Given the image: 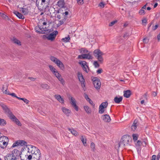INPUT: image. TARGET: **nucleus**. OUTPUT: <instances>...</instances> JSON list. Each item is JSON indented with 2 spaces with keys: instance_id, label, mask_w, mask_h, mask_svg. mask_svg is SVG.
I'll use <instances>...</instances> for the list:
<instances>
[{
  "instance_id": "ddd939ff",
  "label": "nucleus",
  "mask_w": 160,
  "mask_h": 160,
  "mask_svg": "<svg viewBox=\"0 0 160 160\" xmlns=\"http://www.w3.org/2000/svg\"><path fill=\"white\" fill-rule=\"evenodd\" d=\"M35 29L36 32L39 33V34L45 33L44 32L47 30V29L44 28L43 27L42 28L41 26L40 27H36L35 28Z\"/></svg>"
},
{
  "instance_id": "a878e982",
  "label": "nucleus",
  "mask_w": 160,
  "mask_h": 160,
  "mask_svg": "<svg viewBox=\"0 0 160 160\" xmlns=\"http://www.w3.org/2000/svg\"><path fill=\"white\" fill-rule=\"evenodd\" d=\"M122 100V96L118 98L117 97H116L114 98V101L115 103H120Z\"/></svg>"
},
{
  "instance_id": "1a4fd4ad",
  "label": "nucleus",
  "mask_w": 160,
  "mask_h": 160,
  "mask_svg": "<svg viewBox=\"0 0 160 160\" xmlns=\"http://www.w3.org/2000/svg\"><path fill=\"white\" fill-rule=\"evenodd\" d=\"M90 52H89L87 54H83L79 55L78 56V59H92L93 57L90 54Z\"/></svg>"
},
{
  "instance_id": "bb28decb",
  "label": "nucleus",
  "mask_w": 160,
  "mask_h": 160,
  "mask_svg": "<svg viewBox=\"0 0 160 160\" xmlns=\"http://www.w3.org/2000/svg\"><path fill=\"white\" fill-rule=\"evenodd\" d=\"M65 3L63 1L59 0L57 2V5L60 8L64 7Z\"/></svg>"
},
{
  "instance_id": "f704fd0d",
  "label": "nucleus",
  "mask_w": 160,
  "mask_h": 160,
  "mask_svg": "<svg viewBox=\"0 0 160 160\" xmlns=\"http://www.w3.org/2000/svg\"><path fill=\"white\" fill-rule=\"evenodd\" d=\"M80 52L82 53H88L89 52L85 48H82L81 49L80 51Z\"/></svg>"
},
{
  "instance_id": "412c9836",
  "label": "nucleus",
  "mask_w": 160,
  "mask_h": 160,
  "mask_svg": "<svg viewBox=\"0 0 160 160\" xmlns=\"http://www.w3.org/2000/svg\"><path fill=\"white\" fill-rule=\"evenodd\" d=\"M28 150H31V152L32 153V152H33L34 151L37 150L38 149L36 147L33 146L32 145H28Z\"/></svg>"
},
{
  "instance_id": "ea45409f",
  "label": "nucleus",
  "mask_w": 160,
  "mask_h": 160,
  "mask_svg": "<svg viewBox=\"0 0 160 160\" xmlns=\"http://www.w3.org/2000/svg\"><path fill=\"white\" fill-rule=\"evenodd\" d=\"M70 38L69 37V36H68V37H66L64 38H62V40L63 42H69V41L70 40Z\"/></svg>"
},
{
  "instance_id": "72a5a7b5",
  "label": "nucleus",
  "mask_w": 160,
  "mask_h": 160,
  "mask_svg": "<svg viewBox=\"0 0 160 160\" xmlns=\"http://www.w3.org/2000/svg\"><path fill=\"white\" fill-rule=\"evenodd\" d=\"M21 11L25 15L28 14V10L26 8H22L21 9Z\"/></svg>"
},
{
  "instance_id": "473e14b6",
  "label": "nucleus",
  "mask_w": 160,
  "mask_h": 160,
  "mask_svg": "<svg viewBox=\"0 0 160 160\" xmlns=\"http://www.w3.org/2000/svg\"><path fill=\"white\" fill-rule=\"evenodd\" d=\"M13 42L14 43L18 45H21V42L20 41L16 38H14L13 40Z\"/></svg>"
},
{
  "instance_id": "69168bd1",
  "label": "nucleus",
  "mask_w": 160,
  "mask_h": 160,
  "mask_svg": "<svg viewBox=\"0 0 160 160\" xmlns=\"http://www.w3.org/2000/svg\"><path fill=\"white\" fill-rule=\"evenodd\" d=\"M2 92H3V93H4L5 94L9 95V94L10 93L8 91L7 89L5 90V91H3Z\"/></svg>"
},
{
  "instance_id": "4d7b16f0",
  "label": "nucleus",
  "mask_w": 160,
  "mask_h": 160,
  "mask_svg": "<svg viewBox=\"0 0 160 160\" xmlns=\"http://www.w3.org/2000/svg\"><path fill=\"white\" fill-rule=\"evenodd\" d=\"M91 148L93 149V151H94V149H95V144L94 143L92 142L91 143Z\"/></svg>"
},
{
  "instance_id": "0eeeda50",
  "label": "nucleus",
  "mask_w": 160,
  "mask_h": 160,
  "mask_svg": "<svg viewBox=\"0 0 160 160\" xmlns=\"http://www.w3.org/2000/svg\"><path fill=\"white\" fill-rule=\"evenodd\" d=\"M78 64L81 66L84 71L87 73L88 72L89 68L87 62L85 61H81L78 62Z\"/></svg>"
},
{
  "instance_id": "c9c22d12",
  "label": "nucleus",
  "mask_w": 160,
  "mask_h": 160,
  "mask_svg": "<svg viewBox=\"0 0 160 160\" xmlns=\"http://www.w3.org/2000/svg\"><path fill=\"white\" fill-rule=\"evenodd\" d=\"M138 136V135L137 134H132V137L134 142H136L137 140Z\"/></svg>"
},
{
  "instance_id": "6e6d98bb",
  "label": "nucleus",
  "mask_w": 160,
  "mask_h": 160,
  "mask_svg": "<svg viewBox=\"0 0 160 160\" xmlns=\"http://www.w3.org/2000/svg\"><path fill=\"white\" fill-rule=\"evenodd\" d=\"M37 153L39 154L41 153L40 152V151L39 149H37V150H36V151H34V152H33L32 153V154H36Z\"/></svg>"
},
{
  "instance_id": "f257e3e1",
  "label": "nucleus",
  "mask_w": 160,
  "mask_h": 160,
  "mask_svg": "<svg viewBox=\"0 0 160 160\" xmlns=\"http://www.w3.org/2000/svg\"><path fill=\"white\" fill-rule=\"evenodd\" d=\"M0 105L4 111V113L9 118V119L18 126H21L22 124L20 122L13 114L8 106L3 103H1Z\"/></svg>"
},
{
  "instance_id": "c85d7f7f",
  "label": "nucleus",
  "mask_w": 160,
  "mask_h": 160,
  "mask_svg": "<svg viewBox=\"0 0 160 160\" xmlns=\"http://www.w3.org/2000/svg\"><path fill=\"white\" fill-rule=\"evenodd\" d=\"M84 108L85 111L88 114H90L91 112V109L88 106H84Z\"/></svg>"
},
{
  "instance_id": "39448f33",
  "label": "nucleus",
  "mask_w": 160,
  "mask_h": 160,
  "mask_svg": "<svg viewBox=\"0 0 160 160\" xmlns=\"http://www.w3.org/2000/svg\"><path fill=\"white\" fill-rule=\"evenodd\" d=\"M92 80L94 87L97 90H99L101 87V83L100 80L97 77H93L92 78Z\"/></svg>"
},
{
  "instance_id": "dca6fc26",
  "label": "nucleus",
  "mask_w": 160,
  "mask_h": 160,
  "mask_svg": "<svg viewBox=\"0 0 160 160\" xmlns=\"http://www.w3.org/2000/svg\"><path fill=\"white\" fill-rule=\"evenodd\" d=\"M4 158L5 160H17L11 154H8Z\"/></svg>"
},
{
  "instance_id": "4be33fe9",
  "label": "nucleus",
  "mask_w": 160,
  "mask_h": 160,
  "mask_svg": "<svg viewBox=\"0 0 160 160\" xmlns=\"http://www.w3.org/2000/svg\"><path fill=\"white\" fill-rule=\"evenodd\" d=\"M14 13L19 19H23L24 17L20 13L17 11H14Z\"/></svg>"
},
{
  "instance_id": "13d9d810",
  "label": "nucleus",
  "mask_w": 160,
  "mask_h": 160,
  "mask_svg": "<svg viewBox=\"0 0 160 160\" xmlns=\"http://www.w3.org/2000/svg\"><path fill=\"white\" fill-rule=\"evenodd\" d=\"M85 82H81V85L82 87L83 88V90L84 91H85L86 89L84 88L85 87Z\"/></svg>"
},
{
  "instance_id": "423d86ee",
  "label": "nucleus",
  "mask_w": 160,
  "mask_h": 160,
  "mask_svg": "<svg viewBox=\"0 0 160 160\" xmlns=\"http://www.w3.org/2000/svg\"><path fill=\"white\" fill-rule=\"evenodd\" d=\"M58 33V32L57 31H55L50 34L48 36H47V35H43L42 37L44 39L47 38L49 40L53 41L55 39Z\"/></svg>"
},
{
  "instance_id": "9d476101",
  "label": "nucleus",
  "mask_w": 160,
  "mask_h": 160,
  "mask_svg": "<svg viewBox=\"0 0 160 160\" xmlns=\"http://www.w3.org/2000/svg\"><path fill=\"white\" fill-rule=\"evenodd\" d=\"M108 105V103L107 102L102 103L99 107V113L100 114L103 113L105 111L104 108H106Z\"/></svg>"
},
{
  "instance_id": "9b49d317",
  "label": "nucleus",
  "mask_w": 160,
  "mask_h": 160,
  "mask_svg": "<svg viewBox=\"0 0 160 160\" xmlns=\"http://www.w3.org/2000/svg\"><path fill=\"white\" fill-rule=\"evenodd\" d=\"M69 100H70V103L76 111L78 110V107L76 105V101L75 98L71 96L68 97Z\"/></svg>"
},
{
  "instance_id": "e2e57ef3",
  "label": "nucleus",
  "mask_w": 160,
  "mask_h": 160,
  "mask_svg": "<svg viewBox=\"0 0 160 160\" xmlns=\"http://www.w3.org/2000/svg\"><path fill=\"white\" fill-rule=\"evenodd\" d=\"M128 36L129 34L127 32H126L124 35L123 37L125 39H126V38H127L128 37Z\"/></svg>"
},
{
  "instance_id": "aec40b11",
  "label": "nucleus",
  "mask_w": 160,
  "mask_h": 160,
  "mask_svg": "<svg viewBox=\"0 0 160 160\" xmlns=\"http://www.w3.org/2000/svg\"><path fill=\"white\" fill-rule=\"evenodd\" d=\"M56 64L61 70H63L64 69V65L60 60L57 61Z\"/></svg>"
},
{
  "instance_id": "774afa93",
  "label": "nucleus",
  "mask_w": 160,
  "mask_h": 160,
  "mask_svg": "<svg viewBox=\"0 0 160 160\" xmlns=\"http://www.w3.org/2000/svg\"><path fill=\"white\" fill-rule=\"evenodd\" d=\"M160 158V153H159L157 157V158H156L157 160H159Z\"/></svg>"
},
{
  "instance_id": "2eb2a0df",
  "label": "nucleus",
  "mask_w": 160,
  "mask_h": 160,
  "mask_svg": "<svg viewBox=\"0 0 160 160\" xmlns=\"http://www.w3.org/2000/svg\"><path fill=\"white\" fill-rule=\"evenodd\" d=\"M54 97L61 103H64V100L60 95L56 94L54 95Z\"/></svg>"
},
{
  "instance_id": "7c9ffc66",
  "label": "nucleus",
  "mask_w": 160,
  "mask_h": 160,
  "mask_svg": "<svg viewBox=\"0 0 160 160\" xmlns=\"http://www.w3.org/2000/svg\"><path fill=\"white\" fill-rule=\"evenodd\" d=\"M81 141L82 142L83 144L84 145V146H86V141L87 139L85 137H84L83 136H81Z\"/></svg>"
},
{
  "instance_id": "e433bc0d",
  "label": "nucleus",
  "mask_w": 160,
  "mask_h": 160,
  "mask_svg": "<svg viewBox=\"0 0 160 160\" xmlns=\"http://www.w3.org/2000/svg\"><path fill=\"white\" fill-rule=\"evenodd\" d=\"M49 67L53 73H55L57 71L56 69L53 67L52 65H50L49 66Z\"/></svg>"
},
{
  "instance_id": "a211bd4d",
  "label": "nucleus",
  "mask_w": 160,
  "mask_h": 160,
  "mask_svg": "<svg viewBox=\"0 0 160 160\" xmlns=\"http://www.w3.org/2000/svg\"><path fill=\"white\" fill-rule=\"evenodd\" d=\"M78 77L79 81L80 82H85L84 77L82 73L80 72H78Z\"/></svg>"
},
{
  "instance_id": "cd10ccee",
  "label": "nucleus",
  "mask_w": 160,
  "mask_h": 160,
  "mask_svg": "<svg viewBox=\"0 0 160 160\" xmlns=\"http://www.w3.org/2000/svg\"><path fill=\"white\" fill-rule=\"evenodd\" d=\"M7 144V142L5 141H2L0 142V147L2 148H6Z\"/></svg>"
},
{
  "instance_id": "58836bf2",
  "label": "nucleus",
  "mask_w": 160,
  "mask_h": 160,
  "mask_svg": "<svg viewBox=\"0 0 160 160\" xmlns=\"http://www.w3.org/2000/svg\"><path fill=\"white\" fill-rule=\"evenodd\" d=\"M19 146V140L17 141L13 144L12 147L14 148L16 146Z\"/></svg>"
},
{
  "instance_id": "864d4df0",
  "label": "nucleus",
  "mask_w": 160,
  "mask_h": 160,
  "mask_svg": "<svg viewBox=\"0 0 160 160\" xmlns=\"http://www.w3.org/2000/svg\"><path fill=\"white\" fill-rule=\"evenodd\" d=\"M0 14H1V16L4 18H5L6 19L7 18V19L8 18V17H7L6 15H5L4 13H0Z\"/></svg>"
},
{
  "instance_id": "4c0bfd02",
  "label": "nucleus",
  "mask_w": 160,
  "mask_h": 160,
  "mask_svg": "<svg viewBox=\"0 0 160 160\" xmlns=\"http://www.w3.org/2000/svg\"><path fill=\"white\" fill-rule=\"evenodd\" d=\"M58 79V80L61 83L62 85H64L65 84V81L62 78L61 76Z\"/></svg>"
},
{
  "instance_id": "de8ad7c7",
  "label": "nucleus",
  "mask_w": 160,
  "mask_h": 160,
  "mask_svg": "<svg viewBox=\"0 0 160 160\" xmlns=\"http://www.w3.org/2000/svg\"><path fill=\"white\" fill-rule=\"evenodd\" d=\"M87 101L89 102V103L94 108L95 104L93 103V101L90 98L88 99Z\"/></svg>"
},
{
  "instance_id": "052dcab7",
  "label": "nucleus",
  "mask_w": 160,
  "mask_h": 160,
  "mask_svg": "<svg viewBox=\"0 0 160 160\" xmlns=\"http://www.w3.org/2000/svg\"><path fill=\"white\" fill-rule=\"evenodd\" d=\"M78 4H82L83 3V0H77Z\"/></svg>"
},
{
  "instance_id": "f03ea898",
  "label": "nucleus",
  "mask_w": 160,
  "mask_h": 160,
  "mask_svg": "<svg viewBox=\"0 0 160 160\" xmlns=\"http://www.w3.org/2000/svg\"><path fill=\"white\" fill-rule=\"evenodd\" d=\"M50 1V0H36V5L39 10L45 11L47 8H48Z\"/></svg>"
},
{
  "instance_id": "0e129e2a",
  "label": "nucleus",
  "mask_w": 160,
  "mask_h": 160,
  "mask_svg": "<svg viewBox=\"0 0 160 160\" xmlns=\"http://www.w3.org/2000/svg\"><path fill=\"white\" fill-rule=\"evenodd\" d=\"M23 101L26 104H27L29 103V101L25 98H24Z\"/></svg>"
},
{
  "instance_id": "c756f323",
  "label": "nucleus",
  "mask_w": 160,
  "mask_h": 160,
  "mask_svg": "<svg viewBox=\"0 0 160 160\" xmlns=\"http://www.w3.org/2000/svg\"><path fill=\"white\" fill-rule=\"evenodd\" d=\"M7 124L6 121L3 119L0 118V125L1 126H4Z\"/></svg>"
},
{
  "instance_id": "b1692460",
  "label": "nucleus",
  "mask_w": 160,
  "mask_h": 160,
  "mask_svg": "<svg viewBox=\"0 0 160 160\" xmlns=\"http://www.w3.org/2000/svg\"><path fill=\"white\" fill-rule=\"evenodd\" d=\"M33 155V158L34 160H40L41 158V153H38L36 154H32Z\"/></svg>"
},
{
  "instance_id": "5701e85b",
  "label": "nucleus",
  "mask_w": 160,
  "mask_h": 160,
  "mask_svg": "<svg viewBox=\"0 0 160 160\" xmlns=\"http://www.w3.org/2000/svg\"><path fill=\"white\" fill-rule=\"evenodd\" d=\"M19 146H25L27 147L28 148V143L27 142H26L25 141L23 140H19Z\"/></svg>"
},
{
  "instance_id": "4468645a",
  "label": "nucleus",
  "mask_w": 160,
  "mask_h": 160,
  "mask_svg": "<svg viewBox=\"0 0 160 160\" xmlns=\"http://www.w3.org/2000/svg\"><path fill=\"white\" fill-rule=\"evenodd\" d=\"M103 120L105 122H109L111 121V118L109 116L108 114H105L102 116Z\"/></svg>"
},
{
  "instance_id": "49530a36",
  "label": "nucleus",
  "mask_w": 160,
  "mask_h": 160,
  "mask_svg": "<svg viewBox=\"0 0 160 160\" xmlns=\"http://www.w3.org/2000/svg\"><path fill=\"white\" fill-rule=\"evenodd\" d=\"M54 73L55 76L58 79L61 76V75L57 71H56Z\"/></svg>"
},
{
  "instance_id": "bf43d9fd",
  "label": "nucleus",
  "mask_w": 160,
  "mask_h": 160,
  "mask_svg": "<svg viewBox=\"0 0 160 160\" xmlns=\"http://www.w3.org/2000/svg\"><path fill=\"white\" fill-rule=\"evenodd\" d=\"M158 27V25H156L154 26H153L152 27V29L153 31H155L156 30Z\"/></svg>"
},
{
  "instance_id": "8fccbe9b",
  "label": "nucleus",
  "mask_w": 160,
  "mask_h": 160,
  "mask_svg": "<svg viewBox=\"0 0 160 160\" xmlns=\"http://www.w3.org/2000/svg\"><path fill=\"white\" fill-rule=\"evenodd\" d=\"M149 41V39L147 37L143 39V42L144 43H148Z\"/></svg>"
},
{
  "instance_id": "338daca9",
  "label": "nucleus",
  "mask_w": 160,
  "mask_h": 160,
  "mask_svg": "<svg viewBox=\"0 0 160 160\" xmlns=\"http://www.w3.org/2000/svg\"><path fill=\"white\" fill-rule=\"evenodd\" d=\"M148 93L147 92H146L145 93L143 96V98L146 100H147L148 98L147 97V95Z\"/></svg>"
},
{
  "instance_id": "f3484780",
  "label": "nucleus",
  "mask_w": 160,
  "mask_h": 160,
  "mask_svg": "<svg viewBox=\"0 0 160 160\" xmlns=\"http://www.w3.org/2000/svg\"><path fill=\"white\" fill-rule=\"evenodd\" d=\"M62 109L63 112L67 116H69L70 113L71 112L70 110L65 107H62Z\"/></svg>"
},
{
  "instance_id": "7ed1b4c3",
  "label": "nucleus",
  "mask_w": 160,
  "mask_h": 160,
  "mask_svg": "<svg viewBox=\"0 0 160 160\" xmlns=\"http://www.w3.org/2000/svg\"><path fill=\"white\" fill-rule=\"evenodd\" d=\"M132 141V139L129 135H123L122 138L120 142L119 143V146L123 145L124 146L130 145Z\"/></svg>"
},
{
  "instance_id": "a19ab883",
  "label": "nucleus",
  "mask_w": 160,
  "mask_h": 160,
  "mask_svg": "<svg viewBox=\"0 0 160 160\" xmlns=\"http://www.w3.org/2000/svg\"><path fill=\"white\" fill-rule=\"evenodd\" d=\"M8 84L6 83H4V84L3 85L2 88V91H4V89H8Z\"/></svg>"
},
{
  "instance_id": "c03bdc74",
  "label": "nucleus",
  "mask_w": 160,
  "mask_h": 160,
  "mask_svg": "<svg viewBox=\"0 0 160 160\" xmlns=\"http://www.w3.org/2000/svg\"><path fill=\"white\" fill-rule=\"evenodd\" d=\"M27 159L28 160H34V158H33V155L32 154V155H29L28 156L27 155L26 156Z\"/></svg>"
},
{
  "instance_id": "2f4dec72",
  "label": "nucleus",
  "mask_w": 160,
  "mask_h": 160,
  "mask_svg": "<svg viewBox=\"0 0 160 160\" xmlns=\"http://www.w3.org/2000/svg\"><path fill=\"white\" fill-rule=\"evenodd\" d=\"M50 59L52 61L56 64H57V61L59 60L54 56L50 57Z\"/></svg>"
},
{
  "instance_id": "6ab92c4d",
  "label": "nucleus",
  "mask_w": 160,
  "mask_h": 160,
  "mask_svg": "<svg viewBox=\"0 0 160 160\" xmlns=\"http://www.w3.org/2000/svg\"><path fill=\"white\" fill-rule=\"evenodd\" d=\"M123 96L127 98H129L131 95V91L130 90L124 91Z\"/></svg>"
},
{
  "instance_id": "09e8293b",
  "label": "nucleus",
  "mask_w": 160,
  "mask_h": 160,
  "mask_svg": "<svg viewBox=\"0 0 160 160\" xmlns=\"http://www.w3.org/2000/svg\"><path fill=\"white\" fill-rule=\"evenodd\" d=\"M117 20H114L112 21L111 22H110L109 24V26L110 27L114 25L115 23H117Z\"/></svg>"
},
{
  "instance_id": "20e7f679",
  "label": "nucleus",
  "mask_w": 160,
  "mask_h": 160,
  "mask_svg": "<svg viewBox=\"0 0 160 160\" xmlns=\"http://www.w3.org/2000/svg\"><path fill=\"white\" fill-rule=\"evenodd\" d=\"M93 54L95 57H97V58L99 62L101 63L102 62L103 59L102 56L104 54V53L99 49H96L94 50L93 52Z\"/></svg>"
},
{
  "instance_id": "6e6552de",
  "label": "nucleus",
  "mask_w": 160,
  "mask_h": 160,
  "mask_svg": "<svg viewBox=\"0 0 160 160\" xmlns=\"http://www.w3.org/2000/svg\"><path fill=\"white\" fill-rule=\"evenodd\" d=\"M23 150L22 148L21 150V151L19 150H18L17 149H14L13 150L11 154L12 155L13 157L16 158L17 160V159H18L20 157L21 155L22 154L21 151H22Z\"/></svg>"
},
{
  "instance_id": "3c124183",
  "label": "nucleus",
  "mask_w": 160,
  "mask_h": 160,
  "mask_svg": "<svg viewBox=\"0 0 160 160\" xmlns=\"http://www.w3.org/2000/svg\"><path fill=\"white\" fill-rule=\"evenodd\" d=\"M93 64L95 68H98L99 67V65L97 61H95Z\"/></svg>"
},
{
  "instance_id": "f8f14e48",
  "label": "nucleus",
  "mask_w": 160,
  "mask_h": 160,
  "mask_svg": "<svg viewBox=\"0 0 160 160\" xmlns=\"http://www.w3.org/2000/svg\"><path fill=\"white\" fill-rule=\"evenodd\" d=\"M139 125V123L136 119H135L131 127V129L132 131H134L137 128L138 126Z\"/></svg>"
},
{
  "instance_id": "603ef678",
  "label": "nucleus",
  "mask_w": 160,
  "mask_h": 160,
  "mask_svg": "<svg viewBox=\"0 0 160 160\" xmlns=\"http://www.w3.org/2000/svg\"><path fill=\"white\" fill-rule=\"evenodd\" d=\"M156 54V52L155 51L152 52L151 54V57L153 59L154 58V56Z\"/></svg>"
},
{
  "instance_id": "5fc2aeb1",
  "label": "nucleus",
  "mask_w": 160,
  "mask_h": 160,
  "mask_svg": "<svg viewBox=\"0 0 160 160\" xmlns=\"http://www.w3.org/2000/svg\"><path fill=\"white\" fill-rule=\"evenodd\" d=\"M65 20L66 19L65 18H64L63 19L59 21L60 23L59 24L60 25H61L62 24L64 23V22L65 21Z\"/></svg>"
},
{
  "instance_id": "393cba45",
  "label": "nucleus",
  "mask_w": 160,
  "mask_h": 160,
  "mask_svg": "<svg viewBox=\"0 0 160 160\" xmlns=\"http://www.w3.org/2000/svg\"><path fill=\"white\" fill-rule=\"evenodd\" d=\"M68 131L73 135L75 136H77L78 135V132L73 128H68Z\"/></svg>"
},
{
  "instance_id": "680f3d73",
  "label": "nucleus",
  "mask_w": 160,
  "mask_h": 160,
  "mask_svg": "<svg viewBox=\"0 0 160 160\" xmlns=\"http://www.w3.org/2000/svg\"><path fill=\"white\" fill-rule=\"evenodd\" d=\"M103 72V70L102 69L99 68L97 71V72L98 74H100L102 73Z\"/></svg>"
},
{
  "instance_id": "37998d69",
  "label": "nucleus",
  "mask_w": 160,
  "mask_h": 160,
  "mask_svg": "<svg viewBox=\"0 0 160 160\" xmlns=\"http://www.w3.org/2000/svg\"><path fill=\"white\" fill-rule=\"evenodd\" d=\"M138 13L140 15H143L145 14V12L144 10L141 9L139 10Z\"/></svg>"
},
{
  "instance_id": "79ce46f5",
  "label": "nucleus",
  "mask_w": 160,
  "mask_h": 160,
  "mask_svg": "<svg viewBox=\"0 0 160 160\" xmlns=\"http://www.w3.org/2000/svg\"><path fill=\"white\" fill-rule=\"evenodd\" d=\"M41 87L44 89H48L49 88V86L46 84H42L41 85Z\"/></svg>"
},
{
  "instance_id": "a18cd8bd",
  "label": "nucleus",
  "mask_w": 160,
  "mask_h": 160,
  "mask_svg": "<svg viewBox=\"0 0 160 160\" xmlns=\"http://www.w3.org/2000/svg\"><path fill=\"white\" fill-rule=\"evenodd\" d=\"M142 144V141L140 140H138L136 144V147L140 146Z\"/></svg>"
}]
</instances>
